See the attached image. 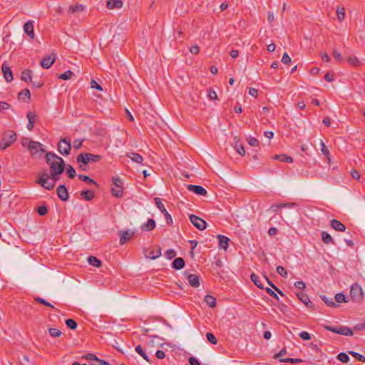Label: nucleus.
Here are the masks:
<instances>
[{"instance_id":"nucleus-10","label":"nucleus","mask_w":365,"mask_h":365,"mask_svg":"<svg viewBox=\"0 0 365 365\" xmlns=\"http://www.w3.org/2000/svg\"><path fill=\"white\" fill-rule=\"evenodd\" d=\"M143 253L146 258L155 259L161 255V248L158 247L156 250L150 248H144Z\"/></svg>"},{"instance_id":"nucleus-6","label":"nucleus","mask_w":365,"mask_h":365,"mask_svg":"<svg viewBox=\"0 0 365 365\" xmlns=\"http://www.w3.org/2000/svg\"><path fill=\"white\" fill-rule=\"evenodd\" d=\"M324 329L325 330L344 335V336H352L353 335V331L351 328L345 327V326H339V327H331L329 325H324Z\"/></svg>"},{"instance_id":"nucleus-51","label":"nucleus","mask_w":365,"mask_h":365,"mask_svg":"<svg viewBox=\"0 0 365 365\" xmlns=\"http://www.w3.org/2000/svg\"><path fill=\"white\" fill-rule=\"evenodd\" d=\"M112 182L117 188H123V182L119 177H113Z\"/></svg>"},{"instance_id":"nucleus-57","label":"nucleus","mask_w":365,"mask_h":365,"mask_svg":"<svg viewBox=\"0 0 365 365\" xmlns=\"http://www.w3.org/2000/svg\"><path fill=\"white\" fill-rule=\"evenodd\" d=\"M63 173L58 172V173H56L55 172H51L50 175V179L53 180V182L56 185V182L60 179V175Z\"/></svg>"},{"instance_id":"nucleus-64","label":"nucleus","mask_w":365,"mask_h":365,"mask_svg":"<svg viewBox=\"0 0 365 365\" xmlns=\"http://www.w3.org/2000/svg\"><path fill=\"white\" fill-rule=\"evenodd\" d=\"M190 365H200V362L197 359L193 356H190L188 359Z\"/></svg>"},{"instance_id":"nucleus-3","label":"nucleus","mask_w":365,"mask_h":365,"mask_svg":"<svg viewBox=\"0 0 365 365\" xmlns=\"http://www.w3.org/2000/svg\"><path fill=\"white\" fill-rule=\"evenodd\" d=\"M28 149L34 158H41V155L46 152L41 143L34 140L29 142Z\"/></svg>"},{"instance_id":"nucleus-5","label":"nucleus","mask_w":365,"mask_h":365,"mask_svg":"<svg viewBox=\"0 0 365 365\" xmlns=\"http://www.w3.org/2000/svg\"><path fill=\"white\" fill-rule=\"evenodd\" d=\"M350 296L353 302L360 303L364 299V292L358 283H354L351 287Z\"/></svg>"},{"instance_id":"nucleus-15","label":"nucleus","mask_w":365,"mask_h":365,"mask_svg":"<svg viewBox=\"0 0 365 365\" xmlns=\"http://www.w3.org/2000/svg\"><path fill=\"white\" fill-rule=\"evenodd\" d=\"M1 70L4 75V78H5L6 81H12L14 78L12 71L10 67L6 63H4L2 64Z\"/></svg>"},{"instance_id":"nucleus-36","label":"nucleus","mask_w":365,"mask_h":365,"mask_svg":"<svg viewBox=\"0 0 365 365\" xmlns=\"http://www.w3.org/2000/svg\"><path fill=\"white\" fill-rule=\"evenodd\" d=\"M78 178L82 180V181H84V182H88V183H91V184H93V185H96L97 187H98V183L94 181L93 179H91L89 176L88 175H83V174H80L78 175Z\"/></svg>"},{"instance_id":"nucleus-46","label":"nucleus","mask_w":365,"mask_h":365,"mask_svg":"<svg viewBox=\"0 0 365 365\" xmlns=\"http://www.w3.org/2000/svg\"><path fill=\"white\" fill-rule=\"evenodd\" d=\"M66 174L70 179L74 178L76 175L75 169L70 165L67 167Z\"/></svg>"},{"instance_id":"nucleus-53","label":"nucleus","mask_w":365,"mask_h":365,"mask_svg":"<svg viewBox=\"0 0 365 365\" xmlns=\"http://www.w3.org/2000/svg\"><path fill=\"white\" fill-rule=\"evenodd\" d=\"M297 296L298 299L304 304H305L308 300H309V298L307 296V294L303 293L302 292L297 293Z\"/></svg>"},{"instance_id":"nucleus-44","label":"nucleus","mask_w":365,"mask_h":365,"mask_svg":"<svg viewBox=\"0 0 365 365\" xmlns=\"http://www.w3.org/2000/svg\"><path fill=\"white\" fill-rule=\"evenodd\" d=\"M135 351L138 354H140L145 360H146L147 361H150L148 355L145 353V351H143V349L140 345H138L135 347Z\"/></svg>"},{"instance_id":"nucleus-1","label":"nucleus","mask_w":365,"mask_h":365,"mask_svg":"<svg viewBox=\"0 0 365 365\" xmlns=\"http://www.w3.org/2000/svg\"><path fill=\"white\" fill-rule=\"evenodd\" d=\"M45 160L50 167L51 172H55L56 173L64 172L66 164L61 157L54 153L47 152L45 155Z\"/></svg>"},{"instance_id":"nucleus-48","label":"nucleus","mask_w":365,"mask_h":365,"mask_svg":"<svg viewBox=\"0 0 365 365\" xmlns=\"http://www.w3.org/2000/svg\"><path fill=\"white\" fill-rule=\"evenodd\" d=\"M73 73L71 71H66L65 73H61L58 76V78L61 80H69L71 78Z\"/></svg>"},{"instance_id":"nucleus-7","label":"nucleus","mask_w":365,"mask_h":365,"mask_svg":"<svg viewBox=\"0 0 365 365\" xmlns=\"http://www.w3.org/2000/svg\"><path fill=\"white\" fill-rule=\"evenodd\" d=\"M71 150V139L68 137L62 138L58 143V151L63 155L67 156Z\"/></svg>"},{"instance_id":"nucleus-25","label":"nucleus","mask_w":365,"mask_h":365,"mask_svg":"<svg viewBox=\"0 0 365 365\" xmlns=\"http://www.w3.org/2000/svg\"><path fill=\"white\" fill-rule=\"evenodd\" d=\"M21 80L26 83L31 82L32 80V71L26 69L21 72Z\"/></svg>"},{"instance_id":"nucleus-14","label":"nucleus","mask_w":365,"mask_h":365,"mask_svg":"<svg viewBox=\"0 0 365 365\" xmlns=\"http://www.w3.org/2000/svg\"><path fill=\"white\" fill-rule=\"evenodd\" d=\"M56 192L58 197L62 200V201H67L69 196H68V192L67 190V187L65 185H59L56 189Z\"/></svg>"},{"instance_id":"nucleus-21","label":"nucleus","mask_w":365,"mask_h":365,"mask_svg":"<svg viewBox=\"0 0 365 365\" xmlns=\"http://www.w3.org/2000/svg\"><path fill=\"white\" fill-rule=\"evenodd\" d=\"M123 0H108L107 7L109 9H120L123 7Z\"/></svg>"},{"instance_id":"nucleus-47","label":"nucleus","mask_w":365,"mask_h":365,"mask_svg":"<svg viewBox=\"0 0 365 365\" xmlns=\"http://www.w3.org/2000/svg\"><path fill=\"white\" fill-rule=\"evenodd\" d=\"M280 362H285V363H301L302 362V359H294V358H282L279 359Z\"/></svg>"},{"instance_id":"nucleus-11","label":"nucleus","mask_w":365,"mask_h":365,"mask_svg":"<svg viewBox=\"0 0 365 365\" xmlns=\"http://www.w3.org/2000/svg\"><path fill=\"white\" fill-rule=\"evenodd\" d=\"M134 232L131 230H120L118 232V235L120 236V244L121 245H125L128 241H129L133 236Z\"/></svg>"},{"instance_id":"nucleus-60","label":"nucleus","mask_w":365,"mask_h":365,"mask_svg":"<svg viewBox=\"0 0 365 365\" xmlns=\"http://www.w3.org/2000/svg\"><path fill=\"white\" fill-rule=\"evenodd\" d=\"M321 147H322V148H321L322 153L324 155H326L327 158H329V156L330 155L329 150L322 140H321Z\"/></svg>"},{"instance_id":"nucleus-29","label":"nucleus","mask_w":365,"mask_h":365,"mask_svg":"<svg viewBox=\"0 0 365 365\" xmlns=\"http://www.w3.org/2000/svg\"><path fill=\"white\" fill-rule=\"evenodd\" d=\"M320 298L328 306L330 307H338L339 305L336 303H335L333 301L332 298H329L326 297L325 295L320 296Z\"/></svg>"},{"instance_id":"nucleus-32","label":"nucleus","mask_w":365,"mask_h":365,"mask_svg":"<svg viewBox=\"0 0 365 365\" xmlns=\"http://www.w3.org/2000/svg\"><path fill=\"white\" fill-rule=\"evenodd\" d=\"M19 98L24 101H26V100H30V98H31L30 91L28 88H25L23 91H21L19 93Z\"/></svg>"},{"instance_id":"nucleus-45","label":"nucleus","mask_w":365,"mask_h":365,"mask_svg":"<svg viewBox=\"0 0 365 365\" xmlns=\"http://www.w3.org/2000/svg\"><path fill=\"white\" fill-rule=\"evenodd\" d=\"M267 284L272 287L274 290H276L281 296H284V294L282 292L266 275L264 276Z\"/></svg>"},{"instance_id":"nucleus-19","label":"nucleus","mask_w":365,"mask_h":365,"mask_svg":"<svg viewBox=\"0 0 365 365\" xmlns=\"http://www.w3.org/2000/svg\"><path fill=\"white\" fill-rule=\"evenodd\" d=\"M24 31L31 38H34V31L33 21H29L25 23L24 25Z\"/></svg>"},{"instance_id":"nucleus-27","label":"nucleus","mask_w":365,"mask_h":365,"mask_svg":"<svg viewBox=\"0 0 365 365\" xmlns=\"http://www.w3.org/2000/svg\"><path fill=\"white\" fill-rule=\"evenodd\" d=\"M322 240L326 245L332 244L335 245V242L332 237L325 231L322 232Z\"/></svg>"},{"instance_id":"nucleus-26","label":"nucleus","mask_w":365,"mask_h":365,"mask_svg":"<svg viewBox=\"0 0 365 365\" xmlns=\"http://www.w3.org/2000/svg\"><path fill=\"white\" fill-rule=\"evenodd\" d=\"M155 221L153 219H149L146 223L141 226V229L144 231H151L155 227Z\"/></svg>"},{"instance_id":"nucleus-63","label":"nucleus","mask_w":365,"mask_h":365,"mask_svg":"<svg viewBox=\"0 0 365 365\" xmlns=\"http://www.w3.org/2000/svg\"><path fill=\"white\" fill-rule=\"evenodd\" d=\"M248 143L251 145V146H258L259 145V141L257 138H254V137H250L248 138Z\"/></svg>"},{"instance_id":"nucleus-9","label":"nucleus","mask_w":365,"mask_h":365,"mask_svg":"<svg viewBox=\"0 0 365 365\" xmlns=\"http://www.w3.org/2000/svg\"><path fill=\"white\" fill-rule=\"evenodd\" d=\"M189 218L192 224L199 230L202 231L206 229L207 222L203 219L193 214L190 215Z\"/></svg>"},{"instance_id":"nucleus-50","label":"nucleus","mask_w":365,"mask_h":365,"mask_svg":"<svg viewBox=\"0 0 365 365\" xmlns=\"http://www.w3.org/2000/svg\"><path fill=\"white\" fill-rule=\"evenodd\" d=\"M206 338H207V340L210 342L211 344H217V340L215 337V336L211 333V332H207L206 333Z\"/></svg>"},{"instance_id":"nucleus-54","label":"nucleus","mask_w":365,"mask_h":365,"mask_svg":"<svg viewBox=\"0 0 365 365\" xmlns=\"http://www.w3.org/2000/svg\"><path fill=\"white\" fill-rule=\"evenodd\" d=\"M334 299L337 303L346 302L345 295L343 293L336 294Z\"/></svg>"},{"instance_id":"nucleus-34","label":"nucleus","mask_w":365,"mask_h":365,"mask_svg":"<svg viewBox=\"0 0 365 365\" xmlns=\"http://www.w3.org/2000/svg\"><path fill=\"white\" fill-rule=\"evenodd\" d=\"M250 279L257 287L259 289H264L263 284H262L258 275L255 273H252L250 275Z\"/></svg>"},{"instance_id":"nucleus-55","label":"nucleus","mask_w":365,"mask_h":365,"mask_svg":"<svg viewBox=\"0 0 365 365\" xmlns=\"http://www.w3.org/2000/svg\"><path fill=\"white\" fill-rule=\"evenodd\" d=\"M48 332H49L50 335L53 337H58L61 334V331L59 329H56V328H50L48 329Z\"/></svg>"},{"instance_id":"nucleus-39","label":"nucleus","mask_w":365,"mask_h":365,"mask_svg":"<svg viewBox=\"0 0 365 365\" xmlns=\"http://www.w3.org/2000/svg\"><path fill=\"white\" fill-rule=\"evenodd\" d=\"M82 359L93 361V364H97L101 360L93 354H86L82 356Z\"/></svg>"},{"instance_id":"nucleus-43","label":"nucleus","mask_w":365,"mask_h":365,"mask_svg":"<svg viewBox=\"0 0 365 365\" xmlns=\"http://www.w3.org/2000/svg\"><path fill=\"white\" fill-rule=\"evenodd\" d=\"M336 358L339 361H340L342 363H348L350 359L348 354L344 352L339 353L337 355Z\"/></svg>"},{"instance_id":"nucleus-4","label":"nucleus","mask_w":365,"mask_h":365,"mask_svg":"<svg viewBox=\"0 0 365 365\" xmlns=\"http://www.w3.org/2000/svg\"><path fill=\"white\" fill-rule=\"evenodd\" d=\"M16 140V134L13 130H8L3 135L0 142V148L5 150Z\"/></svg>"},{"instance_id":"nucleus-49","label":"nucleus","mask_w":365,"mask_h":365,"mask_svg":"<svg viewBox=\"0 0 365 365\" xmlns=\"http://www.w3.org/2000/svg\"><path fill=\"white\" fill-rule=\"evenodd\" d=\"M34 300L39 304H43L48 307L54 308V307L48 302L46 301L44 299L41 298L39 297H36L34 298Z\"/></svg>"},{"instance_id":"nucleus-20","label":"nucleus","mask_w":365,"mask_h":365,"mask_svg":"<svg viewBox=\"0 0 365 365\" xmlns=\"http://www.w3.org/2000/svg\"><path fill=\"white\" fill-rule=\"evenodd\" d=\"M330 226L335 230L336 231L339 232H344L346 230V227L344 224H342L340 221L333 219L330 222Z\"/></svg>"},{"instance_id":"nucleus-13","label":"nucleus","mask_w":365,"mask_h":365,"mask_svg":"<svg viewBox=\"0 0 365 365\" xmlns=\"http://www.w3.org/2000/svg\"><path fill=\"white\" fill-rule=\"evenodd\" d=\"M187 189L189 191L195 193L197 195L205 196V195H207V190L203 187H202L200 185H187Z\"/></svg>"},{"instance_id":"nucleus-17","label":"nucleus","mask_w":365,"mask_h":365,"mask_svg":"<svg viewBox=\"0 0 365 365\" xmlns=\"http://www.w3.org/2000/svg\"><path fill=\"white\" fill-rule=\"evenodd\" d=\"M217 237L219 240V247L224 250H227L229 247V242L230 240L227 237L222 235H217Z\"/></svg>"},{"instance_id":"nucleus-12","label":"nucleus","mask_w":365,"mask_h":365,"mask_svg":"<svg viewBox=\"0 0 365 365\" xmlns=\"http://www.w3.org/2000/svg\"><path fill=\"white\" fill-rule=\"evenodd\" d=\"M56 61V54L51 53V55L43 58L41 61V66L46 69L51 68Z\"/></svg>"},{"instance_id":"nucleus-42","label":"nucleus","mask_w":365,"mask_h":365,"mask_svg":"<svg viewBox=\"0 0 365 365\" xmlns=\"http://www.w3.org/2000/svg\"><path fill=\"white\" fill-rule=\"evenodd\" d=\"M348 353L354 357L356 360L361 362H365V356L354 351H349Z\"/></svg>"},{"instance_id":"nucleus-30","label":"nucleus","mask_w":365,"mask_h":365,"mask_svg":"<svg viewBox=\"0 0 365 365\" xmlns=\"http://www.w3.org/2000/svg\"><path fill=\"white\" fill-rule=\"evenodd\" d=\"M48 179H50V175L47 173V172L43 171L38 175V179L36 182L39 185H43V183H46Z\"/></svg>"},{"instance_id":"nucleus-56","label":"nucleus","mask_w":365,"mask_h":365,"mask_svg":"<svg viewBox=\"0 0 365 365\" xmlns=\"http://www.w3.org/2000/svg\"><path fill=\"white\" fill-rule=\"evenodd\" d=\"M83 10V6L81 4H76L75 6H71L69 8V11L72 13L82 11Z\"/></svg>"},{"instance_id":"nucleus-18","label":"nucleus","mask_w":365,"mask_h":365,"mask_svg":"<svg viewBox=\"0 0 365 365\" xmlns=\"http://www.w3.org/2000/svg\"><path fill=\"white\" fill-rule=\"evenodd\" d=\"M187 279L190 286L193 287H198L200 286V276L194 274H188Z\"/></svg>"},{"instance_id":"nucleus-61","label":"nucleus","mask_w":365,"mask_h":365,"mask_svg":"<svg viewBox=\"0 0 365 365\" xmlns=\"http://www.w3.org/2000/svg\"><path fill=\"white\" fill-rule=\"evenodd\" d=\"M348 63L350 65H352V66H357L359 64V61L358 58L356 57H355V56L349 57L348 58Z\"/></svg>"},{"instance_id":"nucleus-8","label":"nucleus","mask_w":365,"mask_h":365,"mask_svg":"<svg viewBox=\"0 0 365 365\" xmlns=\"http://www.w3.org/2000/svg\"><path fill=\"white\" fill-rule=\"evenodd\" d=\"M154 201H155V203L157 207L160 210V212L164 214L167 224L171 225L173 223L172 217L166 210L164 205L163 204V202L161 201V199L160 197H155Z\"/></svg>"},{"instance_id":"nucleus-58","label":"nucleus","mask_w":365,"mask_h":365,"mask_svg":"<svg viewBox=\"0 0 365 365\" xmlns=\"http://www.w3.org/2000/svg\"><path fill=\"white\" fill-rule=\"evenodd\" d=\"M176 255V252L173 249H170V250H168L167 251H165V256L167 257V259H171L173 258H174Z\"/></svg>"},{"instance_id":"nucleus-23","label":"nucleus","mask_w":365,"mask_h":365,"mask_svg":"<svg viewBox=\"0 0 365 365\" xmlns=\"http://www.w3.org/2000/svg\"><path fill=\"white\" fill-rule=\"evenodd\" d=\"M234 144H235V148L237 150V152L240 155H245V148L244 146L240 143V139L235 136L234 137Z\"/></svg>"},{"instance_id":"nucleus-2","label":"nucleus","mask_w":365,"mask_h":365,"mask_svg":"<svg viewBox=\"0 0 365 365\" xmlns=\"http://www.w3.org/2000/svg\"><path fill=\"white\" fill-rule=\"evenodd\" d=\"M102 156L100 155H94L88 153H81L77 158L76 161L79 165L81 170L87 171L88 169V163L98 162L101 160Z\"/></svg>"},{"instance_id":"nucleus-52","label":"nucleus","mask_w":365,"mask_h":365,"mask_svg":"<svg viewBox=\"0 0 365 365\" xmlns=\"http://www.w3.org/2000/svg\"><path fill=\"white\" fill-rule=\"evenodd\" d=\"M48 211V207L46 205H41L37 208V212L40 216H45Z\"/></svg>"},{"instance_id":"nucleus-59","label":"nucleus","mask_w":365,"mask_h":365,"mask_svg":"<svg viewBox=\"0 0 365 365\" xmlns=\"http://www.w3.org/2000/svg\"><path fill=\"white\" fill-rule=\"evenodd\" d=\"M277 272L279 275H281V276H282L284 277H286L287 275V272L286 269L284 267H282V266H278L277 267Z\"/></svg>"},{"instance_id":"nucleus-16","label":"nucleus","mask_w":365,"mask_h":365,"mask_svg":"<svg viewBox=\"0 0 365 365\" xmlns=\"http://www.w3.org/2000/svg\"><path fill=\"white\" fill-rule=\"evenodd\" d=\"M297 207V203L295 202H288V203H281V204H273L270 209L273 212H277L279 208H293Z\"/></svg>"},{"instance_id":"nucleus-40","label":"nucleus","mask_w":365,"mask_h":365,"mask_svg":"<svg viewBox=\"0 0 365 365\" xmlns=\"http://www.w3.org/2000/svg\"><path fill=\"white\" fill-rule=\"evenodd\" d=\"M65 323H66V326L72 330L76 329V328L78 327L76 322L73 319H66Z\"/></svg>"},{"instance_id":"nucleus-35","label":"nucleus","mask_w":365,"mask_h":365,"mask_svg":"<svg viewBox=\"0 0 365 365\" xmlns=\"http://www.w3.org/2000/svg\"><path fill=\"white\" fill-rule=\"evenodd\" d=\"M205 302L206 304L210 307H215L216 306V299L212 295H206L205 297Z\"/></svg>"},{"instance_id":"nucleus-37","label":"nucleus","mask_w":365,"mask_h":365,"mask_svg":"<svg viewBox=\"0 0 365 365\" xmlns=\"http://www.w3.org/2000/svg\"><path fill=\"white\" fill-rule=\"evenodd\" d=\"M336 15L339 21H343L345 18V9L344 7L337 6L336 8Z\"/></svg>"},{"instance_id":"nucleus-33","label":"nucleus","mask_w":365,"mask_h":365,"mask_svg":"<svg viewBox=\"0 0 365 365\" xmlns=\"http://www.w3.org/2000/svg\"><path fill=\"white\" fill-rule=\"evenodd\" d=\"M88 262L91 265L94 266L96 267H100L102 265L101 261L95 256L88 257Z\"/></svg>"},{"instance_id":"nucleus-22","label":"nucleus","mask_w":365,"mask_h":365,"mask_svg":"<svg viewBox=\"0 0 365 365\" xmlns=\"http://www.w3.org/2000/svg\"><path fill=\"white\" fill-rule=\"evenodd\" d=\"M185 265V260L182 257L175 258L172 263V267L177 270L182 269Z\"/></svg>"},{"instance_id":"nucleus-28","label":"nucleus","mask_w":365,"mask_h":365,"mask_svg":"<svg viewBox=\"0 0 365 365\" xmlns=\"http://www.w3.org/2000/svg\"><path fill=\"white\" fill-rule=\"evenodd\" d=\"M81 196L85 200L91 201L92 199H93L95 194L92 190H85L81 192Z\"/></svg>"},{"instance_id":"nucleus-62","label":"nucleus","mask_w":365,"mask_h":365,"mask_svg":"<svg viewBox=\"0 0 365 365\" xmlns=\"http://www.w3.org/2000/svg\"><path fill=\"white\" fill-rule=\"evenodd\" d=\"M300 338L303 340L308 341L311 339V335L307 331H302L299 334Z\"/></svg>"},{"instance_id":"nucleus-31","label":"nucleus","mask_w":365,"mask_h":365,"mask_svg":"<svg viewBox=\"0 0 365 365\" xmlns=\"http://www.w3.org/2000/svg\"><path fill=\"white\" fill-rule=\"evenodd\" d=\"M273 159L279 160L281 162H284V163H292L293 162L292 158H291L289 155H284V154L276 155L273 157Z\"/></svg>"},{"instance_id":"nucleus-41","label":"nucleus","mask_w":365,"mask_h":365,"mask_svg":"<svg viewBox=\"0 0 365 365\" xmlns=\"http://www.w3.org/2000/svg\"><path fill=\"white\" fill-rule=\"evenodd\" d=\"M128 157L130 158H131V160L133 161L138 163H142L143 160V157L140 154L134 153H130L128 155Z\"/></svg>"},{"instance_id":"nucleus-38","label":"nucleus","mask_w":365,"mask_h":365,"mask_svg":"<svg viewBox=\"0 0 365 365\" xmlns=\"http://www.w3.org/2000/svg\"><path fill=\"white\" fill-rule=\"evenodd\" d=\"M110 192L113 196H114L116 198H121L123 195V188H113L112 187L110 189Z\"/></svg>"},{"instance_id":"nucleus-24","label":"nucleus","mask_w":365,"mask_h":365,"mask_svg":"<svg viewBox=\"0 0 365 365\" xmlns=\"http://www.w3.org/2000/svg\"><path fill=\"white\" fill-rule=\"evenodd\" d=\"M26 117L29 120V123L27 124V128L29 130L31 131L34 128V122L36 120V115L31 112H29L26 115Z\"/></svg>"}]
</instances>
